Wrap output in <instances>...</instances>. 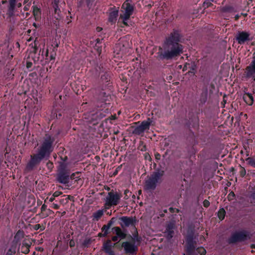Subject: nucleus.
<instances>
[{
	"label": "nucleus",
	"instance_id": "nucleus-1",
	"mask_svg": "<svg viewBox=\"0 0 255 255\" xmlns=\"http://www.w3.org/2000/svg\"><path fill=\"white\" fill-rule=\"evenodd\" d=\"M53 139L50 136H46L43 141L41 147L38 153L33 156H31V160L27 163L25 170L27 171H30L38 164L41 160L45 156H48L53 148L52 144Z\"/></svg>",
	"mask_w": 255,
	"mask_h": 255
},
{
	"label": "nucleus",
	"instance_id": "nucleus-2",
	"mask_svg": "<svg viewBox=\"0 0 255 255\" xmlns=\"http://www.w3.org/2000/svg\"><path fill=\"white\" fill-rule=\"evenodd\" d=\"M129 0H126V1L123 4L121 7V13L120 16L119 23H121L124 25H121L122 27L131 25L129 21V18L133 12L134 7L129 3L127 2Z\"/></svg>",
	"mask_w": 255,
	"mask_h": 255
},
{
	"label": "nucleus",
	"instance_id": "nucleus-3",
	"mask_svg": "<svg viewBox=\"0 0 255 255\" xmlns=\"http://www.w3.org/2000/svg\"><path fill=\"white\" fill-rule=\"evenodd\" d=\"M182 46L178 43H165L164 52L162 54V56L164 58L170 59L177 56L182 53Z\"/></svg>",
	"mask_w": 255,
	"mask_h": 255
},
{
	"label": "nucleus",
	"instance_id": "nucleus-4",
	"mask_svg": "<svg viewBox=\"0 0 255 255\" xmlns=\"http://www.w3.org/2000/svg\"><path fill=\"white\" fill-rule=\"evenodd\" d=\"M121 197V194L117 192L112 191L109 192L105 199L106 208L109 209L112 206L117 205L119 203Z\"/></svg>",
	"mask_w": 255,
	"mask_h": 255
},
{
	"label": "nucleus",
	"instance_id": "nucleus-5",
	"mask_svg": "<svg viewBox=\"0 0 255 255\" xmlns=\"http://www.w3.org/2000/svg\"><path fill=\"white\" fill-rule=\"evenodd\" d=\"M194 243L190 239L187 240L186 251L188 255H205L206 251L202 247L196 248Z\"/></svg>",
	"mask_w": 255,
	"mask_h": 255
},
{
	"label": "nucleus",
	"instance_id": "nucleus-6",
	"mask_svg": "<svg viewBox=\"0 0 255 255\" xmlns=\"http://www.w3.org/2000/svg\"><path fill=\"white\" fill-rule=\"evenodd\" d=\"M162 174L159 172H155L153 174L151 177L145 181V188L146 190H154L157 183L159 181Z\"/></svg>",
	"mask_w": 255,
	"mask_h": 255
},
{
	"label": "nucleus",
	"instance_id": "nucleus-7",
	"mask_svg": "<svg viewBox=\"0 0 255 255\" xmlns=\"http://www.w3.org/2000/svg\"><path fill=\"white\" fill-rule=\"evenodd\" d=\"M151 121L150 119H148L147 121H143L141 124L138 127H136L133 132L136 134H140L143 133L145 130L149 128Z\"/></svg>",
	"mask_w": 255,
	"mask_h": 255
},
{
	"label": "nucleus",
	"instance_id": "nucleus-8",
	"mask_svg": "<svg viewBox=\"0 0 255 255\" xmlns=\"http://www.w3.org/2000/svg\"><path fill=\"white\" fill-rule=\"evenodd\" d=\"M122 247L127 253L134 254L137 250V248L134 242H124L122 244Z\"/></svg>",
	"mask_w": 255,
	"mask_h": 255
},
{
	"label": "nucleus",
	"instance_id": "nucleus-9",
	"mask_svg": "<svg viewBox=\"0 0 255 255\" xmlns=\"http://www.w3.org/2000/svg\"><path fill=\"white\" fill-rule=\"evenodd\" d=\"M175 222H171L166 226V230L164 232L165 236L169 239L172 238L174 234Z\"/></svg>",
	"mask_w": 255,
	"mask_h": 255
},
{
	"label": "nucleus",
	"instance_id": "nucleus-10",
	"mask_svg": "<svg viewBox=\"0 0 255 255\" xmlns=\"http://www.w3.org/2000/svg\"><path fill=\"white\" fill-rule=\"evenodd\" d=\"M246 236L242 232H237L234 233L229 240L230 243H235L238 241L244 240Z\"/></svg>",
	"mask_w": 255,
	"mask_h": 255
},
{
	"label": "nucleus",
	"instance_id": "nucleus-11",
	"mask_svg": "<svg viewBox=\"0 0 255 255\" xmlns=\"http://www.w3.org/2000/svg\"><path fill=\"white\" fill-rule=\"evenodd\" d=\"M115 244H113L111 241L109 240L103 244V249L104 251L108 255H115L114 251L112 250V248L114 246Z\"/></svg>",
	"mask_w": 255,
	"mask_h": 255
},
{
	"label": "nucleus",
	"instance_id": "nucleus-12",
	"mask_svg": "<svg viewBox=\"0 0 255 255\" xmlns=\"http://www.w3.org/2000/svg\"><path fill=\"white\" fill-rule=\"evenodd\" d=\"M249 36L250 34L248 32H239L237 36L236 39L239 44H243L245 42V41L249 40Z\"/></svg>",
	"mask_w": 255,
	"mask_h": 255
},
{
	"label": "nucleus",
	"instance_id": "nucleus-13",
	"mask_svg": "<svg viewBox=\"0 0 255 255\" xmlns=\"http://www.w3.org/2000/svg\"><path fill=\"white\" fill-rule=\"evenodd\" d=\"M180 34L177 31H174L172 33L170 36L167 39L165 43H178L179 41Z\"/></svg>",
	"mask_w": 255,
	"mask_h": 255
},
{
	"label": "nucleus",
	"instance_id": "nucleus-14",
	"mask_svg": "<svg viewBox=\"0 0 255 255\" xmlns=\"http://www.w3.org/2000/svg\"><path fill=\"white\" fill-rule=\"evenodd\" d=\"M246 73L248 77L251 76L255 73V56L251 64L247 68Z\"/></svg>",
	"mask_w": 255,
	"mask_h": 255
},
{
	"label": "nucleus",
	"instance_id": "nucleus-15",
	"mask_svg": "<svg viewBox=\"0 0 255 255\" xmlns=\"http://www.w3.org/2000/svg\"><path fill=\"white\" fill-rule=\"evenodd\" d=\"M118 16V10H113L110 11L109 15V21L112 23H115Z\"/></svg>",
	"mask_w": 255,
	"mask_h": 255
},
{
	"label": "nucleus",
	"instance_id": "nucleus-16",
	"mask_svg": "<svg viewBox=\"0 0 255 255\" xmlns=\"http://www.w3.org/2000/svg\"><path fill=\"white\" fill-rule=\"evenodd\" d=\"M114 233L121 239H124L126 237V234L120 229V228L116 227L112 229Z\"/></svg>",
	"mask_w": 255,
	"mask_h": 255
},
{
	"label": "nucleus",
	"instance_id": "nucleus-17",
	"mask_svg": "<svg viewBox=\"0 0 255 255\" xmlns=\"http://www.w3.org/2000/svg\"><path fill=\"white\" fill-rule=\"evenodd\" d=\"M245 102L249 105H252L253 104L254 99L253 96L249 93H246L244 96Z\"/></svg>",
	"mask_w": 255,
	"mask_h": 255
},
{
	"label": "nucleus",
	"instance_id": "nucleus-18",
	"mask_svg": "<svg viewBox=\"0 0 255 255\" xmlns=\"http://www.w3.org/2000/svg\"><path fill=\"white\" fill-rule=\"evenodd\" d=\"M58 180L59 182L66 184L69 182V176L64 174H61L58 176Z\"/></svg>",
	"mask_w": 255,
	"mask_h": 255
},
{
	"label": "nucleus",
	"instance_id": "nucleus-19",
	"mask_svg": "<svg viewBox=\"0 0 255 255\" xmlns=\"http://www.w3.org/2000/svg\"><path fill=\"white\" fill-rule=\"evenodd\" d=\"M104 212L103 210H99L96 212H94L93 214L94 220L98 221L103 215Z\"/></svg>",
	"mask_w": 255,
	"mask_h": 255
},
{
	"label": "nucleus",
	"instance_id": "nucleus-20",
	"mask_svg": "<svg viewBox=\"0 0 255 255\" xmlns=\"http://www.w3.org/2000/svg\"><path fill=\"white\" fill-rule=\"evenodd\" d=\"M121 221L126 226H128L133 224V220L132 218L127 217H123L121 218Z\"/></svg>",
	"mask_w": 255,
	"mask_h": 255
},
{
	"label": "nucleus",
	"instance_id": "nucleus-21",
	"mask_svg": "<svg viewBox=\"0 0 255 255\" xmlns=\"http://www.w3.org/2000/svg\"><path fill=\"white\" fill-rule=\"evenodd\" d=\"M54 9V12L53 14V17L57 20L61 19L62 17L61 14V11L60 9L59 8V7H55Z\"/></svg>",
	"mask_w": 255,
	"mask_h": 255
},
{
	"label": "nucleus",
	"instance_id": "nucleus-22",
	"mask_svg": "<svg viewBox=\"0 0 255 255\" xmlns=\"http://www.w3.org/2000/svg\"><path fill=\"white\" fill-rule=\"evenodd\" d=\"M222 11L225 12H232L234 11V8L231 5H227L222 8Z\"/></svg>",
	"mask_w": 255,
	"mask_h": 255
},
{
	"label": "nucleus",
	"instance_id": "nucleus-23",
	"mask_svg": "<svg viewBox=\"0 0 255 255\" xmlns=\"http://www.w3.org/2000/svg\"><path fill=\"white\" fill-rule=\"evenodd\" d=\"M246 161L250 165L255 167V158L248 157L247 158Z\"/></svg>",
	"mask_w": 255,
	"mask_h": 255
},
{
	"label": "nucleus",
	"instance_id": "nucleus-24",
	"mask_svg": "<svg viewBox=\"0 0 255 255\" xmlns=\"http://www.w3.org/2000/svg\"><path fill=\"white\" fill-rule=\"evenodd\" d=\"M218 215L219 219L220 220H222L225 217V210L223 209H220L218 211Z\"/></svg>",
	"mask_w": 255,
	"mask_h": 255
},
{
	"label": "nucleus",
	"instance_id": "nucleus-25",
	"mask_svg": "<svg viewBox=\"0 0 255 255\" xmlns=\"http://www.w3.org/2000/svg\"><path fill=\"white\" fill-rule=\"evenodd\" d=\"M33 14L35 17H39L40 14V9L36 6H34L33 8Z\"/></svg>",
	"mask_w": 255,
	"mask_h": 255
},
{
	"label": "nucleus",
	"instance_id": "nucleus-26",
	"mask_svg": "<svg viewBox=\"0 0 255 255\" xmlns=\"http://www.w3.org/2000/svg\"><path fill=\"white\" fill-rule=\"evenodd\" d=\"M16 253V247H12L10 248L6 255H14Z\"/></svg>",
	"mask_w": 255,
	"mask_h": 255
},
{
	"label": "nucleus",
	"instance_id": "nucleus-27",
	"mask_svg": "<svg viewBox=\"0 0 255 255\" xmlns=\"http://www.w3.org/2000/svg\"><path fill=\"white\" fill-rule=\"evenodd\" d=\"M110 227V224H109L107 226H104L102 228L103 232H104L103 236H106L107 234H108V230Z\"/></svg>",
	"mask_w": 255,
	"mask_h": 255
},
{
	"label": "nucleus",
	"instance_id": "nucleus-28",
	"mask_svg": "<svg viewBox=\"0 0 255 255\" xmlns=\"http://www.w3.org/2000/svg\"><path fill=\"white\" fill-rule=\"evenodd\" d=\"M212 0H205V1L203 3V6L205 8H207L209 7L211 4Z\"/></svg>",
	"mask_w": 255,
	"mask_h": 255
},
{
	"label": "nucleus",
	"instance_id": "nucleus-29",
	"mask_svg": "<svg viewBox=\"0 0 255 255\" xmlns=\"http://www.w3.org/2000/svg\"><path fill=\"white\" fill-rule=\"evenodd\" d=\"M60 0H54L52 4L53 8L58 7V4L59 3Z\"/></svg>",
	"mask_w": 255,
	"mask_h": 255
},
{
	"label": "nucleus",
	"instance_id": "nucleus-30",
	"mask_svg": "<svg viewBox=\"0 0 255 255\" xmlns=\"http://www.w3.org/2000/svg\"><path fill=\"white\" fill-rule=\"evenodd\" d=\"M240 172V175L242 177H244L246 174V170L245 169V168H244L243 167L241 168V170Z\"/></svg>",
	"mask_w": 255,
	"mask_h": 255
},
{
	"label": "nucleus",
	"instance_id": "nucleus-31",
	"mask_svg": "<svg viewBox=\"0 0 255 255\" xmlns=\"http://www.w3.org/2000/svg\"><path fill=\"white\" fill-rule=\"evenodd\" d=\"M203 205L205 207H208L210 205V202L208 200H205L203 202Z\"/></svg>",
	"mask_w": 255,
	"mask_h": 255
},
{
	"label": "nucleus",
	"instance_id": "nucleus-32",
	"mask_svg": "<svg viewBox=\"0 0 255 255\" xmlns=\"http://www.w3.org/2000/svg\"><path fill=\"white\" fill-rule=\"evenodd\" d=\"M62 194V192H60V191H56L53 194V196H54V197H58L59 196H60L61 194Z\"/></svg>",
	"mask_w": 255,
	"mask_h": 255
},
{
	"label": "nucleus",
	"instance_id": "nucleus-33",
	"mask_svg": "<svg viewBox=\"0 0 255 255\" xmlns=\"http://www.w3.org/2000/svg\"><path fill=\"white\" fill-rule=\"evenodd\" d=\"M21 236H22L21 233L20 232L18 231L15 235V236L14 237V239L16 240L17 238H19Z\"/></svg>",
	"mask_w": 255,
	"mask_h": 255
},
{
	"label": "nucleus",
	"instance_id": "nucleus-34",
	"mask_svg": "<svg viewBox=\"0 0 255 255\" xmlns=\"http://www.w3.org/2000/svg\"><path fill=\"white\" fill-rule=\"evenodd\" d=\"M14 8V6L11 5L10 7L9 8V15H12V11Z\"/></svg>",
	"mask_w": 255,
	"mask_h": 255
},
{
	"label": "nucleus",
	"instance_id": "nucleus-35",
	"mask_svg": "<svg viewBox=\"0 0 255 255\" xmlns=\"http://www.w3.org/2000/svg\"><path fill=\"white\" fill-rule=\"evenodd\" d=\"M52 207L55 209H58L59 208V206L57 204L53 203L52 204Z\"/></svg>",
	"mask_w": 255,
	"mask_h": 255
},
{
	"label": "nucleus",
	"instance_id": "nucleus-36",
	"mask_svg": "<svg viewBox=\"0 0 255 255\" xmlns=\"http://www.w3.org/2000/svg\"><path fill=\"white\" fill-rule=\"evenodd\" d=\"M118 237L117 236H114L113 238H112V240L114 241V242H116L118 240Z\"/></svg>",
	"mask_w": 255,
	"mask_h": 255
},
{
	"label": "nucleus",
	"instance_id": "nucleus-37",
	"mask_svg": "<svg viewBox=\"0 0 255 255\" xmlns=\"http://www.w3.org/2000/svg\"><path fill=\"white\" fill-rule=\"evenodd\" d=\"M169 210H170V211L171 212H174L175 210H176V211L177 212H179L178 209H173V208H169Z\"/></svg>",
	"mask_w": 255,
	"mask_h": 255
},
{
	"label": "nucleus",
	"instance_id": "nucleus-38",
	"mask_svg": "<svg viewBox=\"0 0 255 255\" xmlns=\"http://www.w3.org/2000/svg\"><path fill=\"white\" fill-rule=\"evenodd\" d=\"M40 225L39 224H36L35 225L34 229L35 230H38L40 228Z\"/></svg>",
	"mask_w": 255,
	"mask_h": 255
},
{
	"label": "nucleus",
	"instance_id": "nucleus-39",
	"mask_svg": "<svg viewBox=\"0 0 255 255\" xmlns=\"http://www.w3.org/2000/svg\"><path fill=\"white\" fill-rule=\"evenodd\" d=\"M54 198L55 197H54V196H52L51 197L49 198V201L50 202H52L54 200Z\"/></svg>",
	"mask_w": 255,
	"mask_h": 255
},
{
	"label": "nucleus",
	"instance_id": "nucleus-40",
	"mask_svg": "<svg viewBox=\"0 0 255 255\" xmlns=\"http://www.w3.org/2000/svg\"><path fill=\"white\" fill-rule=\"evenodd\" d=\"M32 63L29 62L27 63V67L29 68L31 66Z\"/></svg>",
	"mask_w": 255,
	"mask_h": 255
},
{
	"label": "nucleus",
	"instance_id": "nucleus-41",
	"mask_svg": "<svg viewBox=\"0 0 255 255\" xmlns=\"http://www.w3.org/2000/svg\"><path fill=\"white\" fill-rule=\"evenodd\" d=\"M253 198L255 199V187L254 188V192L252 195Z\"/></svg>",
	"mask_w": 255,
	"mask_h": 255
},
{
	"label": "nucleus",
	"instance_id": "nucleus-42",
	"mask_svg": "<svg viewBox=\"0 0 255 255\" xmlns=\"http://www.w3.org/2000/svg\"><path fill=\"white\" fill-rule=\"evenodd\" d=\"M239 17V15H237L235 16V18L236 20H237Z\"/></svg>",
	"mask_w": 255,
	"mask_h": 255
},
{
	"label": "nucleus",
	"instance_id": "nucleus-43",
	"mask_svg": "<svg viewBox=\"0 0 255 255\" xmlns=\"http://www.w3.org/2000/svg\"><path fill=\"white\" fill-rule=\"evenodd\" d=\"M50 57H51V59H54V58H55L54 56H53V55H51Z\"/></svg>",
	"mask_w": 255,
	"mask_h": 255
},
{
	"label": "nucleus",
	"instance_id": "nucleus-44",
	"mask_svg": "<svg viewBox=\"0 0 255 255\" xmlns=\"http://www.w3.org/2000/svg\"><path fill=\"white\" fill-rule=\"evenodd\" d=\"M101 29V28H100V27H98V28H97V30H98L99 31H100Z\"/></svg>",
	"mask_w": 255,
	"mask_h": 255
},
{
	"label": "nucleus",
	"instance_id": "nucleus-45",
	"mask_svg": "<svg viewBox=\"0 0 255 255\" xmlns=\"http://www.w3.org/2000/svg\"><path fill=\"white\" fill-rule=\"evenodd\" d=\"M48 50H46V56L48 55Z\"/></svg>",
	"mask_w": 255,
	"mask_h": 255
},
{
	"label": "nucleus",
	"instance_id": "nucleus-46",
	"mask_svg": "<svg viewBox=\"0 0 255 255\" xmlns=\"http://www.w3.org/2000/svg\"><path fill=\"white\" fill-rule=\"evenodd\" d=\"M70 246H73V243H72L71 242H70Z\"/></svg>",
	"mask_w": 255,
	"mask_h": 255
},
{
	"label": "nucleus",
	"instance_id": "nucleus-47",
	"mask_svg": "<svg viewBox=\"0 0 255 255\" xmlns=\"http://www.w3.org/2000/svg\"><path fill=\"white\" fill-rule=\"evenodd\" d=\"M232 196H234V193H232Z\"/></svg>",
	"mask_w": 255,
	"mask_h": 255
},
{
	"label": "nucleus",
	"instance_id": "nucleus-48",
	"mask_svg": "<svg viewBox=\"0 0 255 255\" xmlns=\"http://www.w3.org/2000/svg\"><path fill=\"white\" fill-rule=\"evenodd\" d=\"M229 195H230V196H232V193H230V194H229Z\"/></svg>",
	"mask_w": 255,
	"mask_h": 255
},
{
	"label": "nucleus",
	"instance_id": "nucleus-49",
	"mask_svg": "<svg viewBox=\"0 0 255 255\" xmlns=\"http://www.w3.org/2000/svg\"><path fill=\"white\" fill-rule=\"evenodd\" d=\"M128 193V192H127V191H125V193Z\"/></svg>",
	"mask_w": 255,
	"mask_h": 255
},
{
	"label": "nucleus",
	"instance_id": "nucleus-50",
	"mask_svg": "<svg viewBox=\"0 0 255 255\" xmlns=\"http://www.w3.org/2000/svg\"><path fill=\"white\" fill-rule=\"evenodd\" d=\"M128 193V192H127V191H125V193Z\"/></svg>",
	"mask_w": 255,
	"mask_h": 255
},
{
	"label": "nucleus",
	"instance_id": "nucleus-51",
	"mask_svg": "<svg viewBox=\"0 0 255 255\" xmlns=\"http://www.w3.org/2000/svg\"><path fill=\"white\" fill-rule=\"evenodd\" d=\"M254 82H255V79H254Z\"/></svg>",
	"mask_w": 255,
	"mask_h": 255
}]
</instances>
